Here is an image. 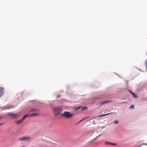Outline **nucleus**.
<instances>
[{"label": "nucleus", "instance_id": "nucleus-1", "mask_svg": "<svg viewBox=\"0 0 147 147\" xmlns=\"http://www.w3.org/2000/svg\"><path fill=\"white\" fill-rule=\"evenodd\" d=\"M29 113H32L31 114H27L26 115L23 117V119H24L26 118L29 117L37 116L38 115V113H39V111L36 109H31L29 112Z\"/></svg>", "mask_w": 147, "mask_h": 147}, {"label": "nucleus", "instance_id": "nucleus-2", "mask_svg": "<svg viewBox=\"0 0 147 147\" xmlns=\"http://www.w3.org/2000/svg\"><path fill=\"white\" fill-rule=\"evenodd\" d=\"M63 110L62 107H55L53 109L54 114L55 115H58L61 113Z\"/></svg>", "mask_w": 147, "mask_h": 147}, {"label": "nucleus", "instance_id": "nucleus-3", "mask_svg": "<svg viewBox=\"0 0 147 147\" xmlns=\"http://www.w3.org/2000/svg\"><path fill=\"white\" fill-rule=\"evenodd\" d=\"M74 114L68 111H65L61 115V116L67 118H69L73 117Z\"/></svg>", "mask_w": 147, "mask_h": 147}, {"label": "nucleus", "instance_id": "nucleus-4", "mask_svg": "<svg viewBox=\"0 0 147 147\" xmlns=\"http://www.w3.org/2000/svg\"><path fill=\"white\" fill-rule=\"evenodd\" d=\"M31 139V138L30 137L26 136L23 137L22 138H20L19 139V140L20 141H29Z\"/></svg>", "mask_w": 147, "mask_h": 147}, {"label": "nucleus", "instance_id": "nucleus-5", "mask_svg": "<svg viewBox=\"0 0 147 147\" xmlns=\"http://www.w3.org/2000/svg\"><path fill=\"white\" fill-rule=\"evenodd\" d=\"M9 115L14 118H16L19 116V115L18 114L10 113L9 114Z\"/></svg>", "mask_w": 147, "mask_h": 147}, {"label": "nucleus", "instance_id": "nucleus-6", "mask_svg": "<svg viewBox=\"0 0 147 147\" xmlns=\"http://www.w3.org/2000/svg\"><path fill=\"white\" fill-rule=\"evenodd\" d=\"M111 102V101L109 100L104 101L103 102L100 103V105H103L110 103Z\"/></svg>", "mask_w": 147, "mask_h": 147}, {"label": "nucleus", "instance_id": "nucleus-7", "mask_svg": "<svg viewBox=\"0 0 147 147\" xmlns=\"http://www.w3.org/2000/svg\"><path fill=\"white\" fill-rule=\"evenodd\" d=\"M23 120L24 119H22L20 120H18L16 121L15 123L17 124H19L22 123Z\"/></svg>", "mask_w": 147, "mask_h": 147}, {"label": "nucleus", "instance_id": "nucleus-8", "mask_svg": "<svg viewBox=\"0 0 147 147\" xmlns=\"http://www.w3.org/2000/svg\"><path fill=\"white\" fill-rule=\"evenodd\" d=\"M3 94V88L2 87H0V97L2 96Z\"/></svg>", "mask_w": 147, "mask_h": 147}, {"label": "nucleus", "instance_id": "nucleus-9", "mask_svg": "<svg viewBox=\"0 0 147 147\" xmlns=\"http://www.w3.org/2000/svg\"><path fill=\"white\" fill-rule=\"evenodd\" d=\"M130 93L132 94L133 95V97L134 98H137L138 97V96L137 95H136L134 93L132 92L131 91H130Z\"/></svg>", "mask_w": 147, "mask_h": 147}, {"label": "nucleus", "instance_id": "nucleus-10", "mask_svg": "<svg viewBox=\"0 0 147 147\" xmlns=\"http://www.w3.org/2000/svg\"><path fill=\"white\" fill-rule=\"evenodd\" d=\"M10 107L9 106H7L3 108H2L1 110H5L7 109H9Z\"/></svg>", "mask_w": 147, "mask_h": 147}, {"label": "nucleus", "instance_id": "nucleus-11", "mask_svg": "<svg viewBox=\"0 0 147 147\" xmlns=\"http://www.w3.org/2000/svg\"><path fill=\"white\" fill-rule=\"evenodd\" d=\"M105 144H112L113 145H116V144H115V143H109V142H105Z\"/></svg>", "mask_w": 147, "mask_h": 147}, {"label": "nucleus", "instance_id": "nucleus-12", "mask_svg": "<svg viewBox=\"0 0 147 147\" xmlns=\"http://www.w3.org/2000/svg\"><path fill=\"white\" fill-rule=\"evenodd\" d=\"M87 107H84L81 108V110L82 111H84L85 110H86L87 109Z\"/></svg>", "mask_w": 147, "mask_h": 147}, {"label": "nucleus", "instance_id": "nucleus-13", "mask_svg": "<svg viewBox=\"0 0 147 147\" xmlns=\"http://www.w3.org/2000/svg\"><path fill=\"white\" fill-rule=\"evenodd\" d=\"M113 113H108V114H105V115H102L100 116H99V117H102V116H106V115H108L110 114H112Z\"/></svg>", "mask_w": 147, "mask_h": 147}, {"label": "nucleus", "instance_id": "nucleus-14", "mask_svg": "<svg viewBox=\"0 0 147 147\" xmlns=\"http://www.w3.org/2000/svg\"><path fill=\"white\" fill-rule=\"evenodd\" d=\"M81 108V107H78L77 108V109H76V108H75L74 109V110H75V111H77L78 110V109H79L80 108Z\"/></svg>", "mask_w": 147, "mask_h": 147}, {"label": "nucleus", "instance_id": "nucleus-15", "mask_svg": "<svg viewBox=\"0 0 147 147\" xmlns=\"http://www.w3.org/2000/svg\"><path fill=\"white\" fill-rule=\"evenodd\" d=\"M135 107L134 106V105H132V106H131L130 107V109H134V108Z\"/></svg>", "mask_w": 147, "mask_h": 147}, {"label": "nucleus", "instance_id": "nucleus-16", "mask_svg": "<svg viewBox=\"0 0 147 147\" xmlns=\"http://www.w3.org/2000/svg\"><path fill=\"white\" fill-rule=\"evenodd\" d=\"M85 119V118H84L83 119H82V120H80L77 124H78V123H80V122H82V121L83 120H84V119Z\"/></svg>", "mask_w": 147, "mask_h": 147}, {"label": "nucleus", "instance_id": "nucleus-17", "mask_svg": "<svg viewBox=\"0 0 147 147\" xmlns=\"http://www.w3.org/2000/svg\"><path fill=\"white\" fill-rule=\"evenodd\" d=\"M114 123H116V124H117L118 123V121H117V120H115V121H114Z\"/></svg>", "mask_w": 147, "mask_h": 147}, {"label": "nucleus", "instance_id": "nucleus-18", "mask_svg": "<svg viewBox=\"0 0 147 147\" xmlns=\"http://www.w3.org/2000/svg\"><path fill=\"white\" fill-rule=\"evenodd\" d=\"M126 103V102H123V103Z\"/></svg>", "mask_w": 147, "mask_h": 147}, {"label": "nucleus", "instance_id": "nucleus-19", "mask_svg": "<svg viewBox=\"0 0 147 147\" xmlns=\"http://www.w3.org/2000/svg\"><path fill=\"white\" fill-rule=\"evenodd\" d=\"M2 118V117H0V119H1Z\"/></svg>", "mask_w": 147, "mask_h": 147}, {"label": "nucleus", "instance_id": "nucleus-20", "mask_svg": "<svg viewBox=\"0 0 147 147\" xmlns=\"http://www.w3.org/2000/svg\"><path fill=\"white\" fill-rule=\"evenodd\" d=\"M2 125V124H0V125Z\"/></svg>", "mask_w": 147, "mask_h": 147}]
</instances>
